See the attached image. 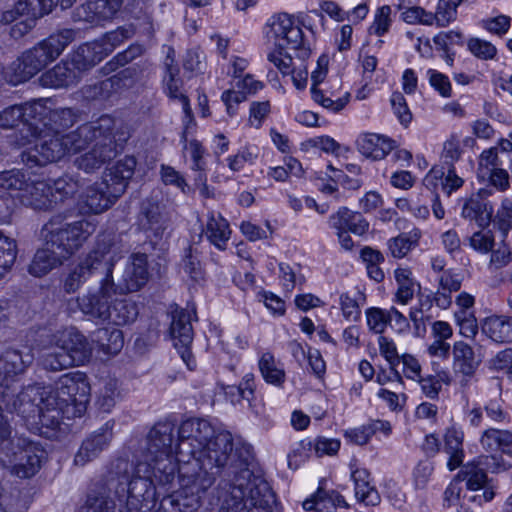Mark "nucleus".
<instances>
[{
    "mask_svg": "<svg viewBox=\"0 0 512 512\" xmlns=\"http://www.w3.org/2000/svg\"><path fill=\"white\" fill-rule=\"evenodd\" d=\"M214 431L206 420L187 419L173 447L172 426H154L148 435L152 463H138L128 484L129 512H196L215 482L202 460Z\"/></svg>",
    "mask_w": 512,
    "mask_h": 512,
    "instance_id": "nucleus-1",
    "label": "nucleus"
},
{
    "mask_svg": "<svg viewBox=\"0 0 512 512\" xmlns=\"http://www.w3.org/2000/svg\"><path fill=\"white\" fill-rule=\"evenodd\" d=\"M17 376L9 382L14 399L6 404L7 412H16L27 421L38 417L39 423L47 427L58 425L62 416L79 417L85 412L90 386L82 372L62 375L54 389L29 386L20 393H16Z\"/></svg>",
    "mask_w": 512,
    "mask_h": 512,
    "instance_id": "nucleus-2",
    "label": "nucleus"
},
{
    "mask_svg": "<svg viewBox=\"0 0 512 512\" xmlns=\"http://www.w3.org/2000/svg\"><path fill=\"white\" fill-rule=\"evenodd\" d=\"M31 362L32 355L22 354L18 350L9 349L0 355V463L20 478H29L36 474L43 451L26 439H9L10 429L2 409L6 410V404L12 403L14 399V390L10 391L9 384L12 377L24 372Z\"/></svg>",
    "mask_w": 512,
    "mask_h": 512,
    "instance_id": "nucleus-3",
    "label": "nucleus"
},
{
    "mask_svg": "<svg viewBox=\"0 0 512 512\" xmlns=\"http://www.w3.org/2000/svg\"><path fill=\"white\" fill-rule=\"evenodd\" d=\"M216 494L218 512H266L274 500L267 480L249 469L241 470L233 483L221 482Z\"/></svg>",
    "mask_w": 512,
    "mask_h": 512,
    "instance_id": "nucleus-4",
    "label": "nucleus"
},
{
    "mask_svg": "<svg viewBox=\"0 0 512 512\" xmlns=\"http://www.w3.org/2000/svg\"><path fill=\"white\" fill-rule=\"evenodd\" d=\"M120 294L121 290L113 279L102 278L99 286L90 287L77 298L78 307L83 314L99 323L127 325L136 320L138 307L128 298H119Z\"/></svg>",
    "mask_w": 512,
    "mask_h": 512,
    "instance_id": "nucleus-5",
    "label": "nucleus"
},
{
    "mask_svg": "<svg viewBox=\"0 0 512 512\" xmlns=\"http://www.w3.org/2000/svg\"><path fill=\"white\" fill-rule=\"evenodd\" d=\"M93 129V125H81L68 134L53 133L43 129L30 137H22L17 143L18 146L33 145L22 153V161L29 167L43 166L77 153L85 148Z\"/></svg>",
    "mask_w": 512,
    "mask_h": 512,
    "instance_id": "nucleus-6",
    "label": "nucleus"
},
{
    "mask_svg": "<svg viewBox=\"0 0 512 512\" xmlns=\"http://www.w3.org/2000/svg\"><path fill=\"white\" fill-rule=\"evenodd\" d=\"M91 355L92 347L85 336L69 328L52 335L50 345L43 351L42 365L45 369L60 371L84 365Z\"/></svg>",
    "mask_w": 512,
    "mask_h": 512,
    "instance_id": "nucleus-7",
    "label": "nucleus"
},
{
    "mask_svg": "<svg viewBox=\"0 0 512 512\" xmlns=\"http://www.w3.org/2000/svg\"><path fill=\"white\" fill-rule=\"evenodd\" d=\"M75 35L74 30L65 29L57 34L50 35L38 45L24 52L13 64L14 79L11 81L18 84L32 78L54 61L66 46L75 39Z\"/></svg>",
    "mask_w": 512,
    "mask_h": 512,
    "instance_id": "nucleus-8",
    "label": "nucleus"
},
{
    "mask_svg": "<svg viewBox=\"0 0 512 512\" xmlns=\"http://www.w3.org/2000/svg\"><path fill=\"white\" fill-rule=\"evenodd\" d=\"M120 258L118 250L109 243H97L70 269L63 281V289L74 293L96 273H105L103 278L113 279V268Z\"/></svg>",
    "mask_w": 512,
    "mask_h": 512,
    "instance_id": "nucleus-9",
    "label": "nucleus"
},
{
    "mask_svg": "<svg viewBox=\"0 0 512 512\" xmlns=\"http://www.w3.org/2000/svg\"><path fill=\"white\" fill-rule=\"evenodd\" d=\"M96 225L89 220L68 223L61 216L52 217L42 228L41 236L48 244L69 258L95 232Z\"/></svg>",
    "mask_w": 512,
    "mask_h": 512,
    "instance_id": "nucleus-10",
    "label": "nucleus"
},
{
    "mask_svg": "<svg viewBox=\"0 0 512 512\" xmlns=\"http://www.w3.org/2000/svg\"><path fill=\"white\" fill-rule=\"evenodd\" d=\"M85 125L94 126L85 147L90 143H93V146L88 152L79 156L75 160V164L79 169L89 173L99 169L116 155V144L113 135L114 120L109 116H102L97 121Z\"/></svg>",
    "mask_w": 512,
    "mask_h": 512,
    "instance_id": "nucleus-11",
    "label": "nucleus"
},
{
    "mask_svg": "<svg viewBox=\"0 0 512 512\" xmlns=\"http://www.w3.org/2000/svg\"><path fill=\"white\" fill-rule=\"evenodd\" d=\"M264 35L270 45L292 50L302 60L311 54L310 45L304 39L302 29L293 16L287 13H276L268 18Z\"/></svg>",
    "mask_w": 512,
    "mask_h": 512,
    "instance_id": "nucleus-12",
    "label": "nucleus"
},
{
    "mask_svg": "<svg viewBox=\"0 0 512 512\" xmlns=\"http://www.w3.org/2000/svg\"><path fill=\"white\" fill-rule=\"evenodd\" d=\"M75 0H19L11 10L3 13L2 21L15 24L11 28V35L15 38L26 34L37 18L52 11L54 6L66 9Z\"/></svg>",
    "mask_w": 512,
    "mask_h": 512,
    "instance_id": "nucleus-13",
    "label": "nucleus"
},
{
    "mask_svg": "<svg viewBox=\"0 0 512 512\" xmlns=\"http://www.w3.org/2000/svg\"><path fill=\"white\" fill-rule=\"evenodd\" d=\"M488 477L485 467L479 458L467 462L449 484L444 493V500L449 505L456 504L462 493L473 494L479 490H486Z\"/></svg>",
    "mask_w": 512,
    "mask_h": 512,
    "instance_id": "nucleus-14",
    "label": "nucleus"
},
{
    "mask_svg": "<svg viewBox=\"0 0 512 512\" xmlns=\"http://www.w3.org/2000/svg\"><path fill=\"white\" fill-rule=\"evenodd\" d=\"M123 37V31L118 30L107 34L101 40L81 45L71 57L73 68L81 74L95 66L113 51L116 43Z\"/></svg>",
    "mask_w": 512,
    "mask_h": 512,
    "instance_id": "nucleus-15",
    "label": "nucleus"
},
{
    "mask_svg": "<svg viewBox=\"0 0 512 512\" xmlns=\"http://www.w3.org/2000/svg\"><path fill=\"white\" fill-rule=\"evenodd\" d=\"M452 370L461 387L468 386L482 363V357L465 341L452 345Z\"/></svg>",
    "mask_w": 512,
    "mask_h": 512,
    "instance_id": "nucleus-16",
    "label": "nucleus"
},
{
    "mask_svg": "<svg viewBox=\"0 0 512 512\" xmlns=\"http://www.w3.org/2000/svg\"><path fill=\"white\" fill-rule=\"evenodd\" d=\"M170 335L173 340V345L177 349L183 362L189 370H193L196 367V362L190 351V345L193 340L190 312L176 310L172 313Z\"/></svg>",
    "mask_w": 512,
    "mask_h": 512,
    "instance_id": "nucleus-17",
    "label": "nucleus"
},
{
    "mask_svg": "<svg viewBox=\"0 0 512 512\" xmlns=\"http://www.w3.org/2000/svg\"><path fill=\"white\" fill-rule=\"evenodd\" d=\"M118 197V194L113 193L110 184L101 179L84 190L80 197V210L83 213H102L109 209Z\"/></svg>",
    "mask_w": 512,
    "mask_h": 512,
    "instance_id": "nucleus-18",
    "label": "nucleus"
},
{
    "mask_svg": "<svg viewBox=\"0 0 512 512\" xmlns=\"http://www.w3.org/2000/svg\"><path fill=\"white\" fill-rule=\"evenodd\" d=\"M123 0H87L74 13L76 21L102 25L120 11Z\"/></svg>",
    "mask_w": 512,
    "mask_h": 512,
    "instance_id": "nucleus-19",
    "label": "nucleus"
},
{
    "mask_svg": "<svg viewBox=\"0 0 512 512\" xmlns=\"http://www.w3.org/2000/svg\"><path fill=\"white\" fill-rule=\"evenodd\" d=\"M341 89V79L338 77L330 78L323 87L311 88L312 99L331 112H340L350 99L349 92L339 95Z\"/></svg>",
    "mask_w": 512,
    "mask_h": 512,
    "instance_id": "nucleus-20",
    "label": "nucleus"
},
{
    "mask_svg": "<svg viewBox=\"0 0 512 512\" xmlns=\"http://www.w3.org/2000/svg\"><path fill=\"white\" fill-rule=\"evenodd\" d=\"M350 476L354 483L355 497L365 505H377L380 502V495L375 488L370 472L367 468L352 460L349 463Z\"/></svg>",
    "mask_w": 512,
    "mask_h": 512,
    "instance_id": "nucleus-21",
    "label": "nucleus"
},
{
    "mask_svg": "<svg viewBox=\"0 0 512 512\" xmlns=\"http://www.w3.org/2000/svg\"><path fill=\"white\" fill-rule=\"evenodd\" d=\"M141 225L150 239H162L171 226V221L164 208L156 202H147L143 206Z\"/></svg>",
    "mask_w": 512,
    "mask_h": 512,
    "instance_id": "nucleus-22",
    "label": "nucleus"
},
{
    "mask_svg": "<svg viewBox=\"0 0 512 512\" xmlns=\"http://www.w3.org/2000/svg\"><path fill=\"white\" fill-rule=\"evenodd\" d=\"M233 450L232 435L227 431H220L211 437L202 460L209 470L212 466H225Z\"/></svg>",
    "mask_w": 512,
    "mask_h": 512,
    "instance_id": "nucleus-23",
    "label": "nucleus"
},
{
    "mask_svg": "<svg viewBox=\"0 0 512 512\" xmlns=\"http://www.w3.org/2000/svg\"><path fill=\"white\" fill-rule=\"evenodd\" d=\"M148 279L147 256L141 253L133 254L125 267L122 276V285L119 290L136 292L147 283Z\"/></svg>",
    "mask_w": 512,
    "mask_h": 512,
    "instance_id": "nucleus-24",
    "label": "nucleus"
},
{
    "mask_svg": "<svg viewBox=\"0 0 512 512\" xmlns=\"http://www.w3.org/2000/svg\"><path fill=\"white\" fill-rule=\"evenodd\" d=\"M21 202L35 210H48L54 206L50 180H34L19 194Z\"/></svg>",
    "mask_w": 512,
    "mask_h": 512,
    "instance_id": "nucleus-25",
    "label": "nucleus"
},
{
    "mask_svg": "<svg viewBox=\"0 0 512 512\" xmlns=\"http://www.w3.org/2000/svg\"><path fill=\"white\" fill-rule=\"evenodd\" d=\"M67 259L65 253L44 241L43 247L36 251L28 271L34 277H43L60 267Z\"/></svg>",
    "mask_w": 512,
    "mask_h": 512,
    "instance_id": "nucleus-26",
    "label": "nucleus"
},
{
    "mask_svg": "<svg viewBox=\"0 0 512 512\" xmlns=\"http://www.w3.org/2000/svg\"><path fill=\"white\" fill-rule=\"evenodd\" d=\"M356 143L359 152L373 160L384 159L395 148V142L392 139L376 133H363Z\"/></svg>",
    "mask_w": 512,
    "mask_h": 512,
    "instance_id": "nucleus-27",
    "label": "nucleus"
},
{
    "mask_svg": "<svg viewBox=\"0 0 512 512\" xmlns=\"http://www.w3.org/2000/svg\"><path fill=\"white\" fill-rule=\"evenodd\" d=\"M136 160L133 157H125L117 161L102 176V179L110 184L114 194L119 196L123 194L127 188L128 181L134 174Z\"/></svg>",
    "mask_w": 512,
    "mask_h": 512,
    "instance_id": "nucleus-28",
    "label": "nucleus"
},
{
    "mask_svg": "<svg viewBox=\"0 0 512 512\" xmlns=\"http://www.w3.org/2000/svg\"><path fill=\"white\" fill-rule=\"evenodd\" d=\"M81 75L70 61L61 62L40 77V83L49 88H66L78 83Z\"/></svg>",
    "mask_w": 512,
    "mask_h": 512,
    "instance_id": "nucleus-29",
    "label": "nucleus"
},
{
    "mask_svg": "<svg viewBox=\"0 0 512 512\" xmlns=\"http://www.w3.org/2000/svg\"><path fill=\"white\" fill-rule=\"evenodd\" d=\"M482 193L486 192L480 190L477 194H473L464 200L461 216L464 219L475 221L479 227L484 228L491 221L493 207L488 201L482 199Z\"/></svg>",
    "mask_w": 512,
    "mask_h": 512,
    "instance_id": "nucleus-30",
    "label": "nucleus"
},
{
    "mask_svg": "<svg viewBox=\"0 0 512 512\" xmlns=\"http://www.w3.org/2000/svg\"><path fill=\"white\" fill-rule=\"evenodd\" d=\"M111 438V429L106 424V427L102 428L100 432L93 434L83 442L74 458L75 464L83 466L96 458L109 445Z\"/></svg>",
    "mask_w": 512,
    "mask_h": 512,
    "instance_id": "nucleus-31",
    "label": "nucleus"
},
{
    "mask_svg": "<svg viewBox=\"0 0 512 512\" xmlns=\"http://www.w3.org/2000/svg\"><path fill=\"white\" fill-rule=\"evenodd\" d=\"M52 101L50 99H37L22 104L25 108L23 122L27 126V132L31 135L38 133L47 122Z\"/></svg>",
    "mask_w": 512,
    "mask_h": 512,
    "instance_id": "nucleus-32",
    "label": "nucleus"
},
{
    "mask_svg": "<svg viewBox=\"0 0 512 512\" xmlns=\"http://www.w3.org/2000/svg\"><path fill=\"white\" fill-rule=\"evenodd\" d=\"M329 225L334 230L352 232L356 235H363L368 231L369 223L358 213L341 207L336 213L329 217Z\"/></svg>",
    "mask_w": 512,
    "mask_h": 512,
    "instance_id": "nucleus-33",
    "label": "nucleus"
},
{
    "mask_svg": "<svg viewBox=\"0 0 512 512\" xmlns=\"http://www.w3.org/2000/svg\"><path fill=\"white\" fill-rule=\"evenodd\" d=\"M481 331L493 342H512V316L491 315L483 319Z\"/></svg>",
    "mask_w": 512,
    "mask_h": 512,
    "instance_id": "nucleus-34",
    "label": "nucleus"
},
{
    "mask_svg": "<svg viewBox=\"0 0 512 512\" xmlns=\"http://www.w3.org/2000/svg\"><path fill=\"white\" fill-rule=\"evenodd\" d=\"M440 182L442 191L451 195L464 184V176L459 175L455 167H449L446 172L442 168L433 167L424 178L427 187H437Z\"/></svg>",
    "mask_w": 512,
    "mask_h": 512,
    "instance_id": "nucleus-35",
    "label": "nucleus"
},
{
    "mask_svg": "<svg viewBox=\"0 0 512 512\" xmlns=\"http://www.w3.org/2000/svg\"><path fill=\"white\" fill-rule=\"evenodd\" d=\"M338 506H347L344 497L336 491L323 489H318L315 494L303 502V509L306 511L334 512Z\"/></svg>",
    "mask_w": 512,
    "mask_h": 512,
    "instance_id": "nucleus-36",
    "label": "nucleus"
},
{
    "mask_svg": "<svg viewBox=\"0 0 512 512\" xmlns=\"http://www.w3.org/2000/svg\"><path fill=\"white\" fill-rule=\"evenodd\" d=\"M258 367L264 381L275 387H282L286 380L284 364L269 352L261 353Z\"/></svg>",
    "mask_w": 512,
    "mask_h": 512,
    "instance_id": "nucleus-37",
    "label": "nucleus"
},
{
    "mask_svg": "<svg viewBox=\"0 0 512 512\" xmlns=\"http://www.w3.org/2000/svg\"><path fill=\"white\" fill-rule=\"evenodd\" d=\"M204 233L208 240L219 250H224L230 238L231 230L226 219L219 213H210Z\"/></svg>",
    "mask_w": 512,
    "mask_h": 512,
    "instance_id": "nucleus-38",
    "label": "nucleus"
},
{
    "mask_svg": "<svg viewBox=\"0 0 512 512\" xmlns=\"http://www.w3.org/2000/svg\"><path fill=\"white\" fill-rule=\"evenodd\" d=\"M464 433L462 430L452 427L447 429L444 436V451L449 455L447 466L453 471L458 468L464 459L463 450Z\"/></svg>",
    "mask_w": 512,
    "mask_h": 512,
    "instance_id": "nucleus-39",
    "label": "nucleus"
},
{
    "mask_svg": "<svg viewBox=\"0 0 512 512\" xmlns=\"http://www.w3.org/2000/svg\"><path fill=\"white\" fill-rule=\"evenodd\" d=\"M480 443L485 451L512 455V433L507 430L487 429L482 433Z\"/></svg>",
    "mask_w": 512,
    "mask_h": 512,
    "instance_id": "nucleus-40",
    "label": "nucleus"
},
{
    "mask_svg": "<svg viewBox=\"0 0 512 512\" xmlns=\"http://www.w3.org/2000/svg\"><path fill=\"white\" fill-rule=\"evenodd\" d=\"M394 278L397 283L395 301L406 305L414 297L418 283L413 277L412 271L407 267H398L394 270Z\"/></svg>",
    "mask_w": 512,
    "mask_h": 512,
    "instance_id": "nucleus-41",
    "label": "nucleus"
},
{
    "mask_svg": "<svg viewBox=\"0 0 512 512\" xmlns=\"http://www.w3.org/2000/svg\"><path fill=\"white\" fill-rule=\"evenodd\" d=\"M173 62V60H171ZM167 72L164 76L163 82L165 86L166 94L181 103L183 112L186 113L187 117L191 119V108L187 96H185L181 90V81L178 77L179 70L172 63H166Z\"/></svg>",
    "mask_w": 512,
    "mask_h": 512,
    "instance_id": "nucleus-42",
    "label": "nucleus"
},
{
    "mask_svg": "<svg viewBox=\"0 0 512 512\" xmlns=\"http://www.w3.org/2000/svg\"><path fill=\"white\" fill-rule=\"evenodd\" d=\"M422 236L419 229L414 228L407 233H402L388 241V249L394 258H404L415 248Z\"/></svg>",
    "mask_w": 512,
    "mask_h": 512,
    "instance_id": "nucleus-43",
    "label": "nucleus"
},
{
    "mask_svg": "<svg viewBox=\"0 0 512 512\" xmlns=\"http://www.w3.org/2000/svg\"><path fill=\"white\" fill-rule=\"evenodd\" d=\"M78 121V114L72 108H50L47 122H44V130L53 133H61L73 126Z\"/></svg>",
    "mask_w": 512,
    "mask_h": 512,
    "instance_id": "nucleus-44",
    "label": "nucleus"
},
{
    "mask_svg": "<svg viewBox=\"0 0 512 512\" xmlns=\"http://www.w3.org/2000/svg\"><path fill=\"white\" fill-rule=\"evenodd\" d=\"M305 451H309L316 457L334 456L338 453L341 442L336 438H326L319 436L313 440H303L300 443Z\"/></svg>",
    "mask_w": 512,
    "mask_h": 512,
    "instance_id": "nucleus-45",
    "label": "nucleus"
},
{
    "mask_svg": "<svg viewBox=\"0 0 512 512\" xmlns=\"http://www.w3.org/2000/svg\"><path fill=\"white\" fill-rule=\"evenodd\" d=\"M464 0H439L432 13V25L446 27L457 18V8Z\"/></svg>",
    "mask_w": 512,
    "mask_h": 512,
    "instance_id": "nucleus-46",
    "label": "nucleus"
},
{
    "mask_svg": "<svg viewBox=\"0 0 512 512\" xmlns=\"http://www.w3.org/2000/svg\"><path fill=\"white\" fill-rule=\"evenodd\" d=\"M259 148L253 144H247L234 155L226 158L227 166L232 172H239L244 169L246 164L253 165L258 156Z\"/></svg>",
    "mask_w": 512,
    "mask_h": 512,
    "instance_id": "nucleus-47",
    "label": "nucleus"
},
{
    "mask_svg": "<svg viewBox=\"0 0 512 512\" xmlns=\"http://www.w3.org/2000/svg\"><path fill=\"white\" fill-rule=\"evenodd\" d=\"M97 341L100 343L101 350L109 356L118 354L124 345L123 333L119 329L98 330Z\"/></svg>",
    "mask_w": 512,
    "mask_h": 512,
    "instance_id": "nucleus-48",
    "label": "nucleus"
},
{
    "mask_svg": "<svg viewBox=\"0 0 512 512\" xmlns=\"http://www.w3.org/2000/svg\"><path fill=\"white\" fill-rule=\"evenodd\" d=\"M413 4V0H400L399 9L403 10L401 15L403 21L409 24L420 23L431 26L432 13Z\"/></svg>",
    "mask_w": 512,
    "mask_h": 512,
    "instance_id": "nucleus-49",
    "label": "nucleus"
},
{
    "mask_svg": "<svg viewBox=\"0 0 512 512\" xmlns=\"http://www.w3.org/2000/svg\"><path fill=\"white\" fill-rule=\"evenodd\" d=\"M17 256V245L14 239L0 231V279L12 268Z\"/></svg>",
    "mask_w": 512,
    "mask_h": 512,
    "instance_id": "nucleus-50",
    "label": "nucleus"
},
{
    "mask_svg": "<svg viewBox=\"0 0 512 512\" xmlns=\"http://www.w3.org/2000/svg\"><path fill=\"white\" fill-rule=\"evenodd\" d=\"M467 49L474 57L484 61L495 60L498 54L497 47L492 42L479 37L470 38Z\"/></svg>",
    "mask_w": 512,
    "mask_h": 512,
    "instance_id": "nucleus-51",
    "label": "nucleus"
},
{
    "mask_svg": "<svg viewBox=\"0 0 512 512\" xmlns=\"http://www.w3.org/2000/svg\"><path fill=\"white\" fill-rule=\"evenodd\" d=\"M468 246L475 252L486 255L495 247V236L490 230H478L466 239Z\"/></svg>",
    "mask_w": 512,
    "mask_h": 512,
    "instance_id": "nucleus-52",
    "label": "nucleus"
},
{
    "mask_svg": "<svg viewBox=\"0 0 512 512\" xmlns=\"http://www.w3.org/2000/svg\"><path fill=\"white\" fill-rule=\"evenodd\" d=\"M488 267L490 269L498 270L508 266L512 263V247L506 242V237L502 236V240L498 243L496 248H492Z\"/></svg>",
    "mask_w": 512,
    "mask_h": 512,
    "instance_id": "nucleus-53",
    "label": "nucleus"
},
{
    "mask_svg": "<svg viewBox=\"0 0 512 512\" xmlns=\"http://www.w3.org/2000/svg\"><path fill=\"white\" fill-rule=\"evenodd\" d=\"M495 224L501 235L507 237L512 229V194L502 198L495 215Z\"/></svg>",
    "mask_w": 512,
    "mask_h": 512,
    "instance_id": "nucleus-54",
    "label": "nucleus"
},
{
    "mask_svg": "<svg viewBox=\"0 0 512 512\" xmlns=\"http://www.w3.org/2000/svg\"><path fill=\"white\" fill-rule=\"evenodd\" d=\"M377 343L380 355L388 362L390 368L396 372V377L398 380H400V374L396 369L400 364V355L398 353L395 341L387 336H379ZM398 382L400 383V381Z\"/></svg>",
    "mask_w": 512,
    "mask_h": 512,
    "instance_id": "nucleus-55",
    "label": "nucleus"
},
{
    "mask_svg": "<svg viewBox=\"0 0 512 512\" xmlns=\"http://www.w3.org/2000/svg\"><path fill=\"white\" fill-rule=\"evenodd\" d=\"M366 324L369 331L382 334L389 324L388 310L379 307H370L365 310Z\"/></svg>",
    "mask_w": 512,
    "mask_h": 512,
    "instance_id": "nucleus-56",
    "label": "nucleus"
},
{
    "mask_svg": "<svg viewBox=\"0 0 512 512\" xmlns=\"http://www.w3.org/2000/svg\"><path fill=\"white\" fill-rule=\"evenodd\" d=\"M494 496L495 494L492 489H486L482 491L481 494H469L467 492L462 493L460 500L454 505H449L447 502L445 503L448 507H458L457 512H475L474 509L468 505L469 503H473L476 506H481L484 503L490 502Z\"/></svg>",
    "mask_w": 512,
    "mask_h": 512,
    "instance_id": "nucleus-57",
    "label": "nucleus"
},
{
    "mask_svg": "<svg viewBox=\"0 0 512 512\" xmlns=\"http://www.w3.org/2000/svg\"><path fill=\"white\" fill-rule=\"evenodd\" d=\"M51 185L54 205L57 202L63 201L64 199L72 196L78 188L77 181L68 175H63L58 179L51 181Z\"/></svg>",
    "mask_w": 512,
    "mask_h": 512,
    "instance_id": "nucleus-58",
    "label": "nucleus"
},
{
    "mask_svg": "<svg viewBox=\"0 0 512 512\" xmlns=\"http://www.w3.org/2000/svg\"><path fill=\"white\" fill-rule=\"evenodd\" d=\"M24 173L18 169H11L0 172V188L10 191L23 192L27 186Z\"/></svg>",
    "mask_w": 512,
    "mask_h": 512,
    "instance_id": "nucleus-59",
    "label": "nucleus"
},
{
    "mask_svg": "<svg viewBox=\"0 0 512 512\" xmlns=\"http://www.w3.org/2000/svg\"><path fill=\"white\" fill-rule=\"evenodd\" d=\"M339 305L342 315L346 321L357 322L361 318V305L358 298L349 293H342L339 297Z\"/></svg>",
    "mask_w": 512,
    "mask_h": 512,
    "instance_id": "nucleus-60",
    "label": "nucleus"
},
{
    "mask_svg": "<svg viewBox=\"0 0 512 512\" xmlns=\"http://www.w3.org/2000/svg\"><path fill=\"white\" fill-rule=\"evenodd\" d=\"M25 108L22 104H15L0 110V128L13 129L20 122H23Z\"/></svg>",
    "mask_w": 512,
    "mask_h": 512,
    "instance_id": "nucleus-61",
    "label": "nucleus"
},
{
    "mask_svg": "<svg viewBox=\"0 0 512 512\" xmlns=\"http://www.w3.org/2000/svg\"><path fill=\"white\" fill-rule=\"evenodd\" d=\"M511 18L507 15L488 17L481 21V27L492 35L503 37L510 29Z\"/></svg>",
    "mask_w": 512,
    "mask_h": 512,
    "instance_id": "nucleus-62",
    "label": "nucleus"
},
{
    "mask_svg": "<svg viewBox=\"0 0 512 512\" xmlns=\"http://www.w3.org/2000/svg\"><path fill=\"white\" fill-rule=\"evenodd\" d=\"M285 50L288 49L273 46L267 54V59L283 75H289L291 73L292 68V57Z\"/></svg>",
    "mask_w": 512,
    "mask_h": 512,
    "instance_id": "nucleus-63",
    "label": "nucleus"
},
{
    "mask_svg": "<svg viewBox=\"0 0 512 512\" xmlns=\"http://www.w3.org/2000/svg\"><path fill=\"white\" fill-rule=\"evenodd\" d=\"M285 50L288 49L273 46L267 54V59L283 75H289L291 73L292 68V57Z\"/></svg>",
    "mask_w": 512,
    "mask_h": 512,
    "instance_id": "nucleus-64",
    "label": "nucleus"
}]
</instances>
